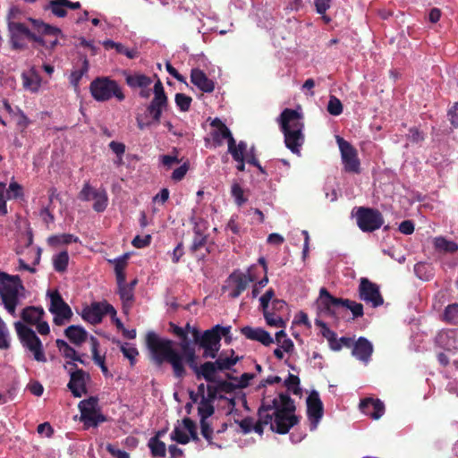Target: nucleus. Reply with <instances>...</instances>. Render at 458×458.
<instances>
[{
  "label": "nucleus",
  "instance_id": "nucleus-1",
  "mask_svg": "<svg viewBox=\"0 0 458 458\" xmlns=\"http://www.w3.org/2000/svg\"><path fill=\"white\" fill-rule=\"evenodd\" d=\"M296 406L288 393H280L278 397H264L258 409V420L246 417L238 422L244 434L255 431L259 435L264 432V427L269 425L272 432L285 435L300 422L295 415Z\"/></svg>",
  "mask_w": 458,
  "mask_h": 458
},
{
  "label": "nucleus",
  "instance_id": "nucleus-2",
  "mask_svg": "<svg viewBox=\"0 0 458 458\" xmlns=\"http://www.w3.org/2000/svg\"><path fill=\"white\" fill-rule=\"evenodd\" d=\"M146 344L153 362L158 367L165 362L169 363L172 366L174 377L182 379L186 376L184 362L193 372H197L199 365L195 344L192 342L180 343L179 346L182 350V353H180L174 348L172 340L162 339L156 333L148 332L146 335Z\"/></svg>",
  "mask_w": 458,
  "mask_h": 458
},
{
  "label": "nucleus",
  "instance_id": "nucleus-3",
  "mask_svg": "<svg viewBox=\"0 0 458 458\" xmlns=\"http://www.w3.org/2000/svg\"><path fill=\"white\" fill-rule=\"evenodd\" d=\"M279 122L284 136L285 146L293 153L300 154V148L304 143L301 114L296 110L285 108L280 114Z\"/></svg>",
  "mask_w": 458,
  "mask_h": 458
},
{
  "label": "nucleus",
  "instance_id": "nucleus-4",
  "mask_svg": "<svg viewBox=\"0 0 458 458\" xmlns=\"http://www.w3.org/2000/svg\"><path fill=\"white\" fill-rule=\"evenodd\" d=\"M319 300L322 312L335 320L340 318L342 312L345 310H351L353 318H360L364 314L361 303L349 299L335 297L325 287H322L319 291Z\"/></svg>",
  "mask_w": 458,
  "mask_h": 458
},
{
  "label": "nucleus",
  "instance_id": "nucleus-5",
  "mask_svg": "<svg viewBox=\"0 0 458 458\" xmlns=\"http://www.w3.org/2000/svg\"><path fill=\"white\" fill-rule=\"evenodd\" d=\"M24 290L25 288L19 276H11L5 272H0V297L5 310L12 316H15L20 292Z\"/></svg>",
  "mask_w": 458,
  "mask_h": 458
},
{
  "label": "nucleus",
  "instance_id": "nucleus-6",
  "mask_svg": "<svg viewBox=\"0 0 458 458\" xmlns=\"http://www.w3.org/2000/svg\"><path fill=\"white\" fill-rule=\"evenodd\" d=\"M89 89L95 100L104 102L115 98L118 101H123L125 96L120 85L108 77H98L91 81Z\"/></svg>",
  "mask_w": 458,
  "mask_h": 458
},
{
  "label": "nucleus",
  "instance_id": "nucleus-7",
  "mask_svg": "<svg viewBox=\"0 0 458 458\" xmlns=\"http://www.w3.org/2000/svg\"><path fill=\"white\" fill-rule=\"evenodd\" d=\"M191 342L203 350V359H215L221 347L220 336L215 332L214 328H210L201 332L199 329L192 330Z\"/></svg>",
  "mask_w": 458,
  "mask_h": 458
},
{
  "label": "nucleus",
  "instance_id": "nucleus-8",
  "mask_svg": "<svg viewBox=\"0 0 458 458\" xmlns=\"http://www.w3.org/2000/svg\"><path fill=\"white\" fill-rule=\"evenodd\" d=\"M14 327L21 343L33 353L34 359L37 361L46 362L43 345L36 333L20 321L14 323Z\"/></svg>",
  "mask_w": 458,
  "mask_h": 458
},
{
  "label": "nucleus",
  "instance_id": "nucleus-9",
  "mask_svg": "<svg viewBox=\"0 0 458 458\" xmlns=\"http://www.w3.org/2000/svg\"><path fill=\"white\" fill-rule=\"evenodd\" d=\"M351 215L360 229H380L385 222L381 212L373 208L356 207Z\"/></svg>",
  "mask_w": 458,
  "mask_h": 458
},
{
  "label": "nucleus",
  "instance_id": "nucleus-10",
  "mask_svg": "<svg viewBox=\"0 0 458 458\" xmlns=\"http://www.w3.org/2000/svg\"><path fill=\"white\" fill-rule=\"evenodd\" d=\"M50 298L49 311L54 314V323L56 326H63L65 321H69L72 317V311L70 306L64 301L57 290L48 292Z\"/></svg>",
  "mask_w": 458,
  "mask_h": 458
},
{
  "label": "nucleus",
  "instance_id": "nucleus-11",
  "mask_svg": "<svg viewBox=\"0 0 458 458\" xmlns=\"http://www.w3.org/2000/svg\"><path fill=\"white\" fill-rule=\"evenodd\" d=\"M153 94L154 98L147 106V114L153 118V122L159 123L162 113L168 106V98L160 80L155 83Z\"/></svg>",
  "mask_w": 458,
  "mask_h": 458
},
{
  "label": "nucleus",
  "instance_id": "nucleus-12",
  "mask_svg": "<svg viewBox=\"0 0 458 458\" xmlns=\"http://www.w3.org/2000/svg\"><path fill=\"white\" fill-rule=\"evenodd\" d=\"M344 169L347 173L360 174V163L358 158L357 150L345 140L337 137Z\"/></svg>",
  "mask_w": 458,
  "mask_h": 458
},
{
  "label": "nucleus",
  "instance_id": "nucleus-13",
  "mask_svg": "<svg viewBox=\"0 0 458 458\" xmlns=\"http://www.w3.org/2000/svg\"><path fill=\"white\" fill-rule=\"evenodd\" d=\"M115 317V309L107 301L93 302L82 310V318L92 325L99 324L105 315Z\"/></svg>",
  "mask_w": 458,
  "mask_h": 458
},
{
  "label": "nucleus",
  "instance_id": "nucleus-14",
  "mask_svg": "<svg viewBox=\"0 0 458 458\" xmlns=\"http://www.w3.org/2000/svg\"><path fill=\"white\" fill-rule=\"evenodd\" d=\"M358 291L360 299L371 304L373 308H377L384 303L379 286L367 277L360 278Z\"/></svg>",
  "mask_w": 458,
  "mask_h": 458
},
{
  "label": "nucleus",
  "instance_id": "nucleus-15",
  "mask_svg": "<svg viewBox=\"0 0 458 458\" xmlns=\"http://www.w3.org/2000/svg\"><path fill=\"white\" fill-rule=\"evenodd\" d=\"M8 32L13 49L21 50L26 48L25 39H29L30 30L24 23L9 21Z\"/></svg>",
  "mask_w": 458,
  "mask_h": 458
},
{
  "label": "nucleus",
  "instance_id": "nucleus-16",
  "mask_svg": "<svg viewBox=\"0 0 458 458\" xmlns=\"http://www.w3.org/2000/svg\"><path fill=\"white\" fill-rule=\"evenodd\" d=\"M257 265H252L247 271V274L233 273L230 279L234 283L235 286L230 293V297L233 299L238 298L249 286V284L257 279L255 270Z\"/></svg>",
  "mask_w": 458,
  "mask_h": 458
},
{
  "label": "nucleus",
  "instance_id": "nucleus-17",
  "mask_svg": "<svg viewBox=\"0 0 458 458\" xmlns=\"http://www.w3.org/2000/svg\"><path fill=\"white\" fill-rule=\"evenodd\" d=\"M324 414L323 403L317 391H312L307 397V415L310 420V428H317Z\"/></svg>",
  "mask_w": 458,
  "mask_h": 458
},
{
  "label": "nucleus",
  "instance_id": "nucleus-18",
  "mask_svg": "<svg viewBox=\"0 0 458 458\" xmlns=\"http://www.w3.org/2000/svg\"><path fill=\"white\" fill-rule=\"evenodd\" d=\"M90 379L89 373L83 369H75L70 372V381L67 387L74 397H81L87 394V382Z\"/></svg>",
  "mask_w": 458,
  "mask_h": 458
},
{
  "label": "nucleus",
  "instance_id": "nucleus-19",
  "mask_svg": "<svg viewBox=\"0 0 458 458\" xmlns=\"http://www.w3.org/2000/svg\"><path fill=\"white\" fill-rule=\"evenodd\" d=\"M30 21L33 25V28L38 33L51 38L47 39V46H46V48L54 49L58 44V36L61 34V30L57 27L47 24L39 20L30 19Z\"/></svg>",
  "mask_w": 458,
  "mask_h": 458
},
{
  "label": "nucleus",
  "instance_id": "nucleus-20",
  "mask_svg": "<svg viewBox=\"0 0 458 458\" xmlns=\"http://www.w3.org/2000/svg\"><path fill=\"white\" fill-rule=\"evenodd\" d=\"M360 409L373 420H378L385 413V404L379 399L365 398L360 401Z\"/></svg>",
  "mask_w": 458,
  "mask_h": 458
},
{
  "label": "nucleus",
  "instance_id": "nucleus-21",
  "mask_svg": "<svg viewBox=\"0 0 458 458\" xmlns=\"http://www.w3.org/2000/svg\"><path fill=\"white\" fill-rule=\"evenodd\" d=\"M241 333L249 340L258 341L265 346H269L274 343L270 334L261 327H251L249 326L241 328Z\"/></svg>",
  "mask_w": 458,
  "mask_h": 458
},
{
  "label": "nucleus",
  "instance_id": "nucleus-22",
  "mask_svg": "<svg viewBox=\"0 0 458 458\" xmlns=\"http://www.w3.org/2000/svg\"><path fill=\"white\" fill-rule=\"evenodd\" d=\"M191 81L203 92L210 93L215 89L213 81L208 79L206 73L198 68L191 70Z\"/></svg>",
  "mask_w": 458,
  "mask_h": 458
},
{
  "label": "nucleus",
  "instance_id": "nucleus-23",
  "mask_svg": "<svg viewBox=\"0 0 458 458\" xmlns=\"http://www.w3.org/2000/svg\"><path fill=\"white\" fill-rule=\"evenodd\" d=\"M373 352L372 344L365 337H359L353 344L352 355L367 362Z\"/></svg>",
  "mask_w": 458,
  "mask_h": 458
},
{
  "label": "nucleus",
  "instance_id": "nucleus-24",
  "mask_svg": "<svg viewBox=\"0 0 458 458\" xmlns=\"http://www.w3.org/2000/svg\"><path fill=\"white\" fill-rule=\"evenodd\" d=\"M22 86L26 90L38 92L41 86V77L34 67L21 73Z\"/></svg>",
  "mask_w": 458,
  "mask_h": 458
},
{
  "label": "nucleus",
  "instance_id": "nucleus-25",
  "mask_svg": "<svg viewBox=\"0 0 458 458\" xmlns=\"http://www.w3.org/2000/svg\"><path fill=\"white\" fill-rule=\"evenodd\" d=\"M217 372L218 369L215 362L208 360L200 364L197 369V372H194V374L198 379L204 378L208 383L213 384L216 381Z\"/></svg>",
  "mask_w": 458,
  "mask_h": 458
},
{
  "label": "nucleus",
  "instance_id": "nucleus-26",
  "mask_svg": "<svg viewBox=\"0 0 458 458\" xmlns=\"http://www.w3.org/2000/svg\"><path fill=\"white\" fill-rule=\"evenodd\" d=\"M231 356H225L224 352L217 353V357L215 358V364L218 371H225L231 369L242 357L234 356V351L231 350Z\"/></svg>",
  "mask_w": 458,
  "mask_h": 458
},
{
  "label": "nucleus",
  "instance_id": "nucleus-27",
  "mask_svg": "<svg viewBox=\"0 0 458 458\" xmlns=\"http://www.w3.org/2000/svg\"><path fill=\"white\" fill-rule=\"evenodd\" d=\"M64 335L75 345L82 344L87 339L86 330L80 326L68 327L64 330Z\"/></svg>",
  "mask_w": 458,
  "mask_h": 458
},
{
  "label": "nucleus",
  "instance_id": "nucleus-28",
  "mask_svg": "<svg viewBox=\"0 0 458 458\" xmlns=\"http://www.w3.org/2000/svg\"><path fill=\"white\" fill-rule=\"evenodd\" d=\"M44 310L40 307L29 306L22 310L21 317L22 320L30 325H36L44 316Z\"/></svg>",
  "mask_w": 458,
  "mask_h": 458
},
{
  "label": "nucleus",
  "instance_id": "nucleus-29",
  "mask_svg": "<svg viewBox=\"0 0 458 458\" xmlns=\"http://www.w3.org/2000/svg\"><path fill=\"white\" fill-rule=\"evenodd\" d=\"M81 420L83 422L85 428L98 427L100 423L106 420V418L99 412V411H86L81 415Z\"/></svg>",
  "mask_w": 458,
  "mask_h": 458
},
{
  "label": "nucleus",
  "instance_id": "nucleus-30",
  "mask_svg": "<svg viewBox=\"0 0 458 458\" xmlns=\"http://www.w3.org/2000/svg\"><path fill=\"white\" fill-rule=\"evenodd\" d=\"M118 294L123 302V310L125 313H128L131 309L132 304L134 302V292L131 290V286H127L126 284L118 286Z\"/></svg>",
  "mask_w": 458,
  "mask_h": 458
},
{
  "label": "nucleus",
  "instance_id": "nucleus-31",
  "mask_svg": "<svg viewBox=\"0 0 458 458\" xmlns=\"http://www.w3.org/2000/svg\"><path fill=\"white\" fill-rule=\"evenodd\" d=\"M456 335L457 331L455 330L441 332L437 336V342L447 351H457L458 346L455 344Z\"/></svg>",
  "mask_w": 458,
  "mask_h": 458
},
{
  "label": "nucleus",
  "instance_id": "nucleus-32",
  "mask_svg": "<svg viewBox=\"0 0 458 458\" xmlns=\"http://www.w3.org/2000/svg\"><path fill=\"white\" fill-rule=\"evenodd\" d=\"M247 151V143L241 140L236 145L235 140L231 138L228 142V152L232 155L234 161H242L244 157V153Z\"/></svg>",
  "mask_w": 458,
  "mask_h": 458
},
{
  "label": "nucleus",
  "instance_id": "nucleus-33",
  "mask_svg": "<svg viewBox=\"0 0 458 458\" xmlns=\"http://www.w3.org/2000/svg\"><path fill=\"white\" fill-rule=\"evenodd\" d=\"M125 80L131 88H148L152 83L150 77L140 73L129 74Z\"/></svg>",
  "mask_w": 458,
  "mask_h": 458
},
{
  "label": "nucleus",
  "instance_id": "nucleus-34",
  "mask_svg": "<svg viewBox=\"0 0 458 458\" xmlns=\"http://www.w3.org/2000/svg\"><path fill=\"white\" fill-rule=\"evenodd\" d=\"M204 233L205 231H194L192 244L191 246V250L192 252H196L203 247L206 248L208 252H210V246L208 245V235L205 234Z\"/></svg>",
  "mask_w": 458,
  "mask_h": 458
},
{
  "label": "nucleus",
  "instance_id": "nucleus-35",
  "mask_svg": "<svg viewBox=\"0 0 458 458\" xmlns=\"http://www.w3.org/2000/svg\"><path fill=\"white\" fill-rule=\"evenodd\" d=\"M153 457H165L166 454L165 444L158 439V435L152 437L148 443Z\"/></svg>",
  "mask_w": 458,
  "mask_h": 458
},
{
  "label": "nucleus",
  "instance_id": "nucleus-36",
  "mask_svg": "<svg viewBox=\"0 0 458 458\" xmlns=\"http://www.w3.org/2000/svg\"><path fill=\"white\" fill-rule=\"evenodd\" d=\"M435 249L444 253H454L458 250V244L453 241H448L444 237H437L434 240Z\"/></svg>",
  "mask_w": 458,
  "mask_h": 458
},
{
  "label": "nucleus",
  "instance_id": "nucleus-37",
  "mask_svg": "<svg viewBox=\"0 0 458 458\" xmlns=\"http://www.w3.org/2000/svg\"><path fill=\"white\" fill-rule=\"evenodd\" d=\"M98 346H99V344H98V340L96 338L92 337L91 338L92 359H93L94 362L100 367L102 373L105 376H107L108 369L106 366V362H105L106 358H105V356H101L99 354Z\"/></svg>",
  "mask_w": 458,
  "mask_h": 458
},
{
  "label": "nucleus",
  "instance_id": "nucleus-38",
  "mask_svg": "<svg viewBox=\"0 0 458 458\" xmlns=\"http://www.w3.org/2000/svg\"><path fill=\"white\" fill-rule=\"evenodd\" d=\"M93 201V209L98 213L103 212L108 204V196L106 189L100 188V191L95 193Z\"/></svg>",
  "mask_w": 458,
  "mask_h": 458
},
{
  "label": "nucleus",
  "instance_id": "nucleus-39",
  "mask_svg": "<svg viewBox=\"0 0 458 458\" xmlns=\"http://www.w3.org/2000/svg\"><path fill=\"white\" fill-rule=\"evenodd\" d=\"M65 4V0H51L45 10H49L55 16L63 18L67 14Z\"/></svg>",
  "mask_w": 458,
  "mask_h": 458
},
{
  "label": "nucleus",
  "instance_id": "nucleus-40",
  "mask_svg": "<svg viewBox=\"0 0 458 458\" xmlns=\"http://www.w3.org/2000/svg\"><path fill=\"white\" fill-rule=\"evenodd\" d=\"M78 237L70 233H62L53 235L48 238V244L54 247H57L62 244H69L72 242H77Z\"/></svg>",
  "mask_w": 458,
  "mask_h": 458
},
{
  "label": "nucleus",
  "instance_id": "nucleus-41",
  "mask_svg": "<svg viewBox=\"0 0 458 458\" xmlns=\"http://www.w3.org/2000/svg\"><path fill=\"white\" fill-rule=\"evenodd\" d=\"M443 320L451 325H458V303L449 304L445 307Z\"/></svg>",
  "mask_w": 458,
  "mask_h": 458
},
{
  "label": "nucleus",
  "instance_id": "nucleus-42",
  "mask_svg": "<svg viewBox=\"0 0 458 458\" xmlns=\"http://www.w3.org/2000/svg\"><path fill=\"white\" fill-rule=\"evenodd\" d=\"M262 312L266 319V322L268 326L276 327H285V321L282 318L280 315L276 314L275 311L267 310Z\"/></svg>",
  "mask_w": 458,
  "mask_h": 458
},
{
  "label": "nucleus",
  "instance_id": "nucleus-43",
  "mask_svg": "<svg viewBox=\"0 0 458 458\" xmlns=\"http://www.w3.org/2000/svg\"><path fill=\"white\" fill-rule=\"evenodd\" d=\"M211 135H212V139H213L214 142L217 146L222 145L224 139H226L227 140V143H228L230 139L233 138L232 133H231V131H230V130L227 128L226 125H223L218 130H214L212 131Z\"/></svg>",
  "mask_w": 458,
  "mask_h": 458
},
{
  "label": "nucleus",
  "instance_id": "nucleus-44",
  "mask_svg": "<svg viewBox=\"0 0 458 458\" xmlns=\"http://www.w3.org/2000/svg\"><path fill=\"white\" fill-rule=\"evenodd\" d=\"M300 378L298 376L289 374L287 378L284 380V386L288 391L292 392L295 395L301 394V388L300 387Z\"/></svg>",
  "mask_w": 458,
  "mask_h": 458
},
{
  "label": "nucleus",
  "instance_id": "nucleus-45",
  "mask_svg": "<svg viewBox=\"0 0 458 458\" xmlns=\"http://www.w3.org/2000/svg\"><path fill=\"white\" fill-rule=\"evenodd\" d=\"M99 189L92 187L89 182L83 184L81 191L79 192L78 198L82 201H90L95 199V193L99 192Z\"/></svg>",
  "mask_w": 458,
  "mask_h": 458
},
{
  "label": "nucleus",
  "instance_id": "nucleus-46",
  "mask_svg": "<svg viewBox=\"0 0 458 458\" xmlns=\"http://www.w3.org/2000/svg\"><path fill=\"white\" fill-rule=\"evenodd\" d=\"M69 262V255L66 250L61 251L54 258V267L57 272L66 270Z\"/></svg>",
  "mask_w": 458,
  "mask_h": 458
},
{
  "label": "nucleus",
  "instance_id": "nucleus-47",
  "mask_svg": "<svg viewBox=\"0 0 458 458\" xmlns=\"http://www.w3.org/2000/svg\"><path fill=\"white\" fill-rule=\"evenodd\" d=\"M216 399L222 400L226 399L220 392L216 384L209 383L207 385V396H203L202 400H206L209 403H214Z\"/></svg>",
  "mask_w": 458,
  "mask_h": 458
},
{
  "label": "nucleus",
  "instance_id": "nucleus-48",
  "mask_svg": "<svg viewBox=\"0 0 458 458\" xmlns=\"http://www.w3.org/2000/svg\"><path fill=\"white\" fill-rule=\"evenodd\" d=\"M56 347L62 352L63 356L66 359H71L72 360L77 354V352L74 348L70 346L64 340L57 339L55 341Z\"/></svg>",
  "mask_w": 458,
  "mask_h": 458
},
{
  "label": "nucleus",
  "instance_id": "nucleus-49",
  "mask_svg": "<svg viewBox=\"0 0 458 458\" xmlns=\"http://www.w3.org/2000/svg\"><path fill=\"white\" fill-rule=\"evenodd\" d=\"M214 412L215 408L213 403L201 399L199 406L198 408V413L200 417V420H208V418L211 417L214 414Z\"/></svg>",
  "mask_w": 458,
  "mask_h": 458
},
{
  "label": "nucleus",
  "instance_id": "nucleus-50",
  "mask_svg": "<svg viewBox=\"0 0 458 458\" xmlns=\"http://www.w3.org/2000/svg\"><path fill=\"white\" fill-rule=\"evenodd\" d=\"M123 356L130 360L131 366L136 362V357L139 355L138 350L130 344H123L120 347Z\"/></svg>",
  "mask_w": 458,
  "mask_h": 458
},
{
  "label": "nucleus",
  "instance_id": "nucleus-51",
  "mask_svg": "<svg viewBox=\"0 0 458 458\" xmlns=\"http://www.w3.org/2000/svg\"><path fill=\"white\" fill-rule=\"evenodd\" d=\"M174 101L182 112H187L190 109L192 98L183 93H176Z\"/></svg>",
  "mask_w": 458,
  "mask_h": 458
},
{
  "label": "nucleus",
  "instance_id": "nucleus-52",
  "mask_svg": "<svg viewBox=\"0 0 458 458\" xmlns=\"http://www.w3.org/2000/svg\"><path fill=\"white\" fill-rule=\"evenodd\" d=\"M98 399L97 397L91 396L88 399L82 400L79 403V409L81 411V415L84 413L86 411H98L97 409Z\"/></svg>",
  "mask_w": 458,
  "mask_h": 458
},
{
  "label": "nucleus",
  "instance_id": "nucleus-53",
  "mask_svg": "<svg viewBox=\"0 0 458 458\" xmlns=\"http://www.w3.org/2000/svg\"><path fill=\"white\" fill-rule=\"evenodd\" d=\"M213 384H216L217 386L220 394H222L223 393L232 394L238 388V386L236 384L221 378H216V381L214 382Z\"/></svg>",
  "mask_w": 458,
  "mask_h": 458
},
{
  "label": "nucleus",
  "instance_id": "nucleus-54",
  "mask_svg": "<svg viewBox=\"0 0 458 458\" xmlns=\"http://www.w3.org/2000/svg\"><path fill=\"white\" fill-rule=\"evenodd\" d=\"M327 112L332 115H339L343 112V105L341 101L335 96H330L327 104Z\"/></svg>",
  "mask_w": 458,
  "mask_h": 458
},
{
  "label": "nucleus",
  "instance_id": "nucleus-55",
  "mask_svg": "<svg viewBox=\"0 0 458 458\" xmlns=\"http://www.w3.org/2000/svg\"><path fill=\"white\" fill-rule=\"evenodd\" d=\"M200 432L209 445L213 444V428L208 420H200Z\"/></svg>",
  "mask_w": 458,
  "mask_h": 458
},
{
  "label": "nucleus",
  "instance_id": "nucleus-56",
  "mask_svg": "<svg viewBox=\"0 0 458 458\" xmlns=\"http://www.w3.org/2000/svg\"><path fill=\"white\" fill-rule=\"evenodd\" d=\"M182 424L190 434V439H192L193 441H199V438L198 437L195 422L191 419L186 417L182 420Z\"/></svg>",
  "mask_w": 458,
  "mask_h": 458
},
{
  "label": "nucleus",
  "instance_id": "nucleus-57",
  "mask_svg": "<svg viewBox=\"0 0 458 458\" xmlns=\"http://www.w3.org/2000/svg\"><path fill=\"white\" fill-rule=\"evenodd\" d=\"M171 439L182 445L190 442V437L184 433L179 427H175L171 434Z\"/></svg>",
  "mask_w": 458,
  "mask_h": 458
},
{
  "label": "nucleus",
  "instance_id": "nucleus-58",
  "mask_svg": "<svg viewBox=\"0 0 458 458\" xmlns=\"http://www.w3.org/2000/svg\"><path fill=\"white\" fill-rule=\"evenodd\" d=\"M18 244L22 248L30 247L33 242L32 231H21L18 234Z\"/></svg>",
  "mask_w": 458,
  "mask_h": 458
},
{
  "label": "nucleus",
  "instance_id": "nucleus-59",
  "mask_svg": "<svg viewBox=\"0 0 458 458\" xmlns=\"http://www.w3.org/2000/svg\"><path fill=\"white\" fill-rule=\"evenodd\" d=\"M7 195L9 199H18L23 196V191L21 185L16 182H11L7 190Z\"/></svg>",
  "mask_w": 458,
  "mask_h": 458
},
{
  "label": "nucleus",
  "instance_id": "nucleus-60",
  "mask_svg": "<svg viewBox=\"0 0 458 458\" xmlns=\"http://www.w3.org/2000/svg\"><path fill=\"white\" fill-rule=\"evenodd\" d=\"M231 192L238 206H242L246 202L247 199L243 197V190L238 183L232 185Z\"/></svg>",
  "mask_w": 458,
  "mask_h": 458
},
{
  "label": "nucleus",
  "instance_id": "nucleus-61",
  "mask_svg": "<svg viewBox=\"0 0 458 458\" xmlns=\"http://www.w3.org/2000/svg\"><path fill=\"white\" fill-rule=\"evenodd\" d=\"M128 258V254H123L117 259H109L108 262L114 265V272H124V269L127 266Z\"/></svg>",
  "mask_w": 458,
  "mask_h": 458
},
{
  "label": "nucleus",
  "instance_id": "nucleus-62",
  "mask_svg": "<svg viewBox=\"0 0 458 458\" xmlns=\"http://www.w3.org/2000/svg\"><path fill=\"white\" fill-rule=\"evenodd\" d=\"M137 125L140 130H144L146 128L150 127L153 124H157L155 122H153V118H148V114H146L145 115L138 114L136 117Z\"/></svg>",
  "mask_w": 458,
  "mask_h": 458
},
{
  "label": "nucleus",
  "instance_id": "nucleus-63",
  "mask_svg": "<svg viewBox=\"0 0 458 458\" xmlns=\"http://www.w3.org/2000/svg\"><path fill=\"white\" fill-rule=\"evenodd\" d=\"M275 292L272 288L268 289L259 299L262 311L269 310V302L273 301Z\"/></svg>",
  "mask_w": 458,
  "mask_h": 458
},
{
  "label": "nucleus",
  "instance_id": "nucleus-64",
  "mask_svg": "<svg viewBox=\"0 0 458 458\" xmlns=\"http://www.w3.org/2000/svg\"><path fill=\"white\" fill-rule=\"evenodd\" d=\"M151 236L147 234L144 236L137 235L133 238L131 244L135 248H144L146 246H148L150 244Z\"/></svg>",
  "mask_w": 458,
  "mask_h": 458
}]
</instances>
